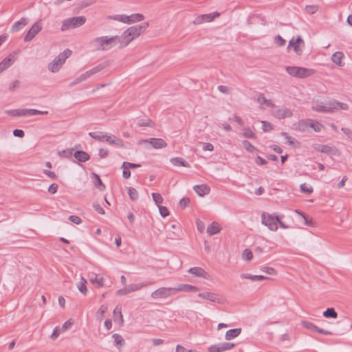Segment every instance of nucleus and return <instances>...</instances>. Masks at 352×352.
<instances>
[{
  "mask_svg": "<svg viewBox=\"0 0 352 352\" xmlns=\"http://www.w3.org/2000/svg\"><path fill=\"white\" fill-rule=\"evenodd\" d=\"M262 129L265 132H270L273 130L274 126L272 123L267 121H261Z\"/></svg>",
  "mask_w": 352,
  "mask_h": 352,
  "instance_id": "48",
  "label": "nucleus"
},
{
  "mask_svg": "<svg viewBox=\"0 0 352 352\" xmlns=\"http://www.w3.org/2000/svg\"><path fill=\"white\" fill-rule=\"evenodd\" d=\"M322 316L325 318H338V313L336 311L334 308H328L322 313Z\"/></svg>",
  "mask_w": 352,
  "mask_h": 352,
  "instance_id": "34",
  "label": "nucleus"
},
{
  "mask_svg": "<svg viewBox=\"0 0 352 352\" xmlns=\"http://www.w3.org/2000/svg\"><path fill=\"white\" fill-rule=\"evenodd\" d=\"M144 16L140 13H134L131 15L117 14L112 17L113 20L126 24H133L138 22H140L142 21L144 19Z\"/></svg>",
  "mask_w": 352,
  "mask_h": 352,
  "instance_id": "7",
  "label": "nucleus"
},
{
  "mask_svg": "<svg viewBox=\"0 0 352 352\" xmlns=\"http://www.w3.org/2000/svg\"><path fill=\"white\" fill-rule=\"evenodd\" d=\"M234 346L235 344L232 342H221L211 345L208 351V352H224L232 349Z\"/></svg>",
  "mask_w": 352,
  "mask_h": 352,
  "instance_id": "13",
  "label": "nucleus"
},
{
  "mask_svg": "<svg viewBox=\"0 0 352 352\" xmlns=\"http://www.w3.org/2000/svg\"><path fill=\"white\" fill-rule=\"evenodd\" d=\"M61 333H63L61 327H56L54 330H53V332L52 333V335L50 336V338L52 339V340H56Z\"/></svg>",
  "mask_w": 352,
  "mask_h": 352,
  "instance_id": "49",
  "label": "nucleus"
},
{
  "mask_svg": "<svg viewBox=\"0 0 352 352\" xmlns=\"http://www.w3.org/2000/svg\"><path fill=\"white\" fill-rule=\"evenodd\" d=\"M122 168L123 170L122 171V176L125 179H129L131 176V172L129 170V168L127 166H125V163L124 162L122 166Z\"/></svg>",
  "mask_w": 352,
  "mask_h": 352,
  "instance_id": "52",
  "label": "nucleus"
},
{
  "mask_svg": "<svg viewBox=\"0 0 352 352\" xmlns=\"http://www.w3.org/2000/svg\"><path fill=\"white\" fill-rule=\"evenodd\" d=\"M74 155L76 159L82 162L89 160L90 157L89 155L87 153L82 151L75 152Z\"/></svg>",
  "mask_w": 352,
  "mask_h": 352,
  "instance_id": "33",
  "label": "nucleus"
},
{
  "mask_svg": "<svg viewBox=\"0 0 352 352\" xmlns=\"http://www.w3.org/2000/svg\"><path fill=\"white\" fill-rule=\"evenodd\" d=\"M261 270L265 274L272 276H276L278 274V271L272 267L264 266L261 268Z\"/></svg>",
  "mask_w": 352,
  "mask_h": 352,
  "instance_id": "39",
  "label": "nucleus"
},
{
  "mask_svg": "<svg viewBox=\"0 0 352 352\" xmlns=\"http://www.w3.org/2000/svg\"><path fill=\"white\" fill-rule=\"evenodd\" d=\"M257 102L260 107L263 109H270L272 110L274 105L270 100L266 99L263 95L258 96Z\"/></svg>",
  "mask_w": 352,
  "mask_h": 352,
  "instance_id": "20",
  "label": "nucleus"
},
{
  "mask_svg": "<svg viewBox=\"0 0 352 352\" xmlns=\"http://www.w3.org/2000/svg\"><path fill=\"white\" fill-rule=\"evenodd\" d=\"M27 21L25 19H22L20 21L16 22L12 27V31L13 32H16L21 30L27 25Z\"/></svg>",
  "mask_w": 352,
  "mask_h": 352,
  "instance_id": "36",
  "label": "nucleus"
},
{
  "mask_svg": "<svg viewBox=\"0 0 352 352\" xmlns=\"http://www.w3.org/2000/svg\"><path fill=\"white\" fill-rule=\"evenodd\" d=\"M241 328L232 329L226 331L225 334V339L226 340H230L238 337L241 333Z\"/></svg>",
  "mask_w": 352,
  "mask_h": 352,
  "instance_id": "29",
  "label": "nucleus"
},
{
  "mask_svg": "<svg viewBox=\"0 0 352 352\" xmlns=\"http://www.w3.org/2000/svg\"><path fill=\"white\" fill-rule=\"evenodd\" d=\"M87 283V280L83 277H80L79 280L76 283V287L78 289L84 296H87L88 294Z\"/></svg>",
  "mask_w": 352,
  "mask_h": 352,
  "instance_id": "27",
  "label": "nucleus"
},
{
  "mask_svg": "<svg viewBox=\"0 0 352 352\" xmlns=\"http://www.w3.org/2000/svg\"><path fill=\"white\" fill-rule=\"evenodd\" d=\"M69 219L70 220V221H72V223H74L76 225H78L82 222L81 219L79 217L76 216V215L70 216L69 217Z\"/></svg>",
  "mask_w": 352,
  "mask_h": 352,
  "instance_id": "63",
  "label": "nucleus"
},
{
  "mask_svg": "<svg viewBox=\"0 0 352 352\" xmlns=\"http://www.w3.org/2000/svg\"><path fill=\"white\" fill-rule=\"evenodd\" d=\"M72 54V52L69 49L65 50L63 52L56 57L51 63L48 65V69L55 73L59 71L63 65L65 63L67 58H68Z\"/></svg>",
  "mask_w": 352,
  "mask_h": 352,
  "instance_id": "5",
  "label": "nucleus"
},
{
  "mask_svg": "<svg viewBox=\"0 0 352 352\" xmlns=\"http://www.w3.org/2000/svg\"><path fill=\"white\" fill-rule=\"evenodd\" d=\"M171 163L176 166H188V164L180 157H174L170 160Z\"/></svg>",
  "mask_w": 352,
  "mask_h": 352,
  "instance_id": "41",
  "label": "nucleus"
},
{
  "mask_svg": "<svg viewBox=\"0 0 352 352\" xmlns=\"http://www.w3.org/2000/svg\"><path fill=\"white\" fill-rule=\"evenodd\" d=\"M105 67V65L103 64H100L91 69L87 71L84 74H82L80 76V80H86L88 78H90L91 76L96 74L97 73L101 72L102 69H104Z\"/></svg>",
  "mask_w": 352,
  "mask_h": 352,
  "instance_id": "18",
  "label": "nucleus"
},
{
  "mask_svg": "<svg viewBox=\"0 0 352 352\" xmlns=\"http://www.w3.org/2000/svg\"><path fill=\"white\" fill-rule=\"evenodd\" d=\"M58 184H52V185H50L48 188V192L52 194V195H54L55 194L57 190H58Z\"/></svg>",
  "mask_w": 352,
  "mask_h": 352,
  "instance_id": "64",
  "label": "nucleus"
},
{
  "mask_svg": "<svg viewBox=\"0 0 352 352\" xmlns=\"http://www.w3.org/2000/svg\"><path fill=\"white\" fill-rule=\"evenodd\" d=\"M261 222L272 231H276L278 228L280 219L275 215L264 212L261 215Z\"/></svg>",
  "mask_w": 352,
  "mask_h": 352,
  "instance_id": "8",
  "label": "nucleus"
},
{
  "mask_svg": "<svg viewBox=\"0 0 352 352\" xmlns=\"http://www.w3.org/2000/svg\"><path fill=\"white\" fill-rule=\"evenodd\" d=\"M148 27V23L145 22L128 28L120 36V48L126 47L131 41L142 34Z\"/></svg>",
  "mask_w": 352,
  "mask_h": 352,
  "instance_id": "1",
  "label": "nucleus"
},
{
  "mask_svg": "<svg viewBox=\"0 0 352 352\" xmlns=\"http://www.w3.org/2000/svg\"><path fill=\"white\" fill-rule=\"evenodd\" d=\"M309 128H311L315 132H320L323 129V125L318 121L314 120H309Z\"/></svg>",
  "mask_w": 352,
  "mask_h": 352,
  "instance_id": "35",
  "label": "nucleus"
},
{
  "mask_svg": "<svg viewBox=\"0 0 352 352\" xmlns=\"http://www.w3.org/2000/svg\"><path fill=\"white\" fill-rule=\"evenodd\" d=\"M14 116H29V109H20L15 111V113L13 114Z\"/></svg>",
  "mask_w": 352,
  "mask_h": 352,
  "instance_id": "57",
  "label": "nucleus"
},
{
  "mask_svg": "<svg viewBox=\"0 0 352 352\" xmlns=\"http://www.w3.org/2000/svg\"><path fill=\"white\" fill-rule=\"evenodd\" d=\"M298 128L299 130L305 131L308 130L309 128V120H301L298 124Z\"/></svg>",
  "mask_w": 352,
  "mask_h": 352,
  "instance_id": "45",
  "label": "nucleus"
},
{
  "mask_svg": "<svg viewBox=\"0 0 352 352\" xmlns=\"http://www.w3.org/2000/svg\"><path fill=\"white\" fill-rule=\"evenodd\" d=\"M272 115L278 118L284 119L286 118L291 117L292 115V111L286 107H276L274 105V108L272 109Z\"/></svg>",
  "mask_w": 352,
  "mask_h": 352,
  "instance_id": "14",
  "label": "nucleus"
},
{
  "mask_svg": "<svg viewBox=\"0 0 352 352\" xmlns=\"http://www.w3.org/2000/svg\"><path fill=\"white\" fill-rule=\"evenodd\" d=\"M73 325H74V320L72 319H69L63 323L61 329H62L63 331L64 332L65 331L70 329Z\"/></svg>",
  "mask_w": 352,
  "mask_h": 352,
  "instance_id": "50",
  "label": "nucleus"
},
{
  "mask_svg": "<svg viewBox=\"0 0 352 352\" xmlns=\"http://www.w3.org/2000/svg\"><path fill=\"white\" fill-rule=\"evenodd\" d=\"M344 55L341 52H336L331 56L332 61L339 67L344 66Z\"/></svg>",
  "mask_w": 352,
  "mask_h": 352,
  "instance_id": "26",
  "label": "nucleus"
},
{
  "mask_svg": "<svg viewBox=\"0 0 352 352\" xmlns=\"http://www.w3.org/2000/svg\"><path fill=\"white\" fill-rule=\"evenodd\" d=\"M104 134H105L104 133L100 132V131H94V132L89 133V135L90 137H91L92 138H94L98 141H101V142H103V140H104Z\"/></svg>",
  "mask_w": 352,
  "mask_h": 352,
  "instance_id": "43",
  "label": "nucleus"
},
{
  "mask_svg": "<svg viewBox=\"0 0 352 352\" xmlns=\"http://www.w3.org/2000/svg\"><path fill=\"white\" fill-rule=\"evenodd\" d=\"M243 147L250 153H254L256 151V148L249 142L245 141L243 142Z\"/></svg>",
  "mask_w": 352,
  "mask_h": 352,
  "instance_id": "51",
  "label": "nucleus"
},
{
  "mask_svg": "<svg viewBox=\"0 0 352 352\" xmlns=\"http://www.w3.org/2000/svg\"><path fill=\"white\" fill-rule=\"evenodd\" d=\"M126 190H127V193L131 200L134 201V200H137L138 199L139 194H138V190L135 188H134L133 187H129L126 188Z\"/></svg>",
  "mask_w": 352,
  "mask_h": 352,
  "instance_id": "42",
  "label": "nucleus"
},
{
  "mask_svg": "<svg viewBox=\"0 0 352 352\" xmlns=\"http://www.w3.org/2000/svg\"><path fill=\"white\" fill-rule=\"evenodd\" d=\"M198 290L197 287L189 284H180L177 287L174 288L175 293L179 292H197Z\"/></svg>",
  "mask_w": 352,
  "mask_h": 352,
  "instance_id": "22",
  "label": "nucleus"
},
{
  "mask_svg": "<svg viewBox=\"0 0 352 352\" xmlns=\"http://www.w3.org/2000/svg\"><path fill=\"white\" fill-rule=\"evenodd\" d=\"M16 59V54H10L0 63V73L8 68Z\"/></svg>",
  "mask_w": 352,
  "mask_h": 352,
  "instance_id": "19",
  "label": "nucleus"
},
{
  "mask_svg": "<svg viewBox=\"0 0 352 352\" xmlns=\"http://www.w3.org/2000/svg\"><path fill=\"white\" fill-rule=\"evenodd\" d=\"M138 144L144 145L145 147L151 146L155 149H160L167 146L166 142L162 138H149L139 141Z\"/></svg>",
  "mask_w": 352,
  "mask_h": 352,
  "instance_id": "9",
  "label": "nucleus"
},
{
  "mask_svg": "<svg viewBox=\"0 0 352 352\" xmlns=\"http://www.w3.org/2000/svg\"><path fill=\"white\" fill-rule=\"evenodd\" d=\"M113 338L115 342V344L118 349H120L124 344V340L122 336L118 333L113 335Z\"/></svg>",
  "mask_w": 352,
  "mask_h": 352,
  "instance_id": "38",
  "label": "nucleus"
},
{
  "mask_svg": "<svg viewBox=\"0 0 352 352\" xmlns=\"http://www.w3.org/2000/svg\"><path fill=\"white\" fill-rule=\"evenodd\" d=\"M194 190L197 192V194L200 197L209 194L210 192V188L206 184L195 186Z\"/></svg>",
  "mask_w": 352,
  "mask_h": 352,
  "instance_id": "25",
  "label": "nucleus"
},
{
  "mask_svg": "<svg viewBox=\"0 0 352 352\" xmlns=\"http://www.w3.org/2000/svg\"><path fill=\"white\" fill-rule=\"evenodd\" d=\"M219 16L220 13L217 12L201 14L195 18V19L192 21V23L194 25H202L205 23H211Z\"/></svg>",
  "mask_w": 352,
  "mask_h": 352,
  "instance_id": "10",
  "label": "nucleus"
},
{
  "mask_svg": "<svg viewBox=\"0 0 352 352\" xmlns=\"http://www.w3.org/2000/svg\"><path fill=\"white\" fill-rule=\"evenodd\" d=\"M274 41L275 43L279 47L285 45L286 43V41L279 35L275 37Z\"/></svg>",
  "mask_w": 352,
  "mask_h": 352,
  "instance_id": "58",
  "label": "nucleus"
},
{
  "mask_svg": "<svg viewBox=\"0 0 352 352\" xmlns=\"http://www.w3.org/2000/svg\"><path fill=\"white\" fill-rule=\"evenodd\" d=\"M300 188L302 192L310 195L314 192V188L311 185L307 184L305 183L302 184L300 186Z\"/></svg>",
  "mask_w": 352,
  "mask_h": 352,
  "instance_id": "44",
  "label": "nucleus"
},
{
  "mask_svg": "<svg viewBox=\"0 0 352 352\" xmlns=\"http://www.w3.org/2000/svg\"><path fill=\"white\" fill-rule=\"evenodd\" d=\"M285 139L286 143L289 145L294 146V141L292 138L289 137L287 133H283L281 134Z\"/></svg>",
  "mask_w": 352,
  "mask_h": 352,
  "instance_id": "62",
  "label": "nucleus"
},
{
  "mask_svg": "<svg viewBox=\"0 0 352 352\" xmlns=\"http://www.w3.org/2000/svg\"><path fill=\"white\" fill-rule=\"evenodd\" d=\"M43 28V24L41 21L36 22L29 30L27 34L25 35L24 40L25 41H31L38 32L41 31Z\"/></svg>",
  "mask_w": 352,
  "mask_h": 352,
  "instance_id": "15",
  "label": "nucleus"
},
{
  "mask_svg": "<svg viewBox=\"0 0 352 352\" xmlns=\"http://www.w3.org/2000/svg\"><path fill=\"white\" fill-rule=\"evenodd\" d=\"M305 47V43L300 36L297 38H293L289 42L287 46V50L289 51L291 48L294 50L297 55H301Z\"/></svg>",
  "mask_w": 352,
  "mask_h": 352,
  "instance_id": "11",
  "label": "nucleus"
},
{
  "mask_svg": "<svg viewBox=\"0 0 352 352\" xmlns=\"http://www.w3.org/2000/svg\"><path fill=\"white\" fill-rule=\"evenodd\" d=\"M241 279H248L252 281H262L270 279V278L263 275H253L248 273H243L240 275Z\"/></svg>",
  "mask_w": 352,
  "mask_h": 352,
  "instance_id": "21",
  "label": "nucleus"
},
{
  "mask_svg": "<svg viewBox=\"0 0 352 352\" xmlns=\"http://www.w3.org/2000/svg\"><path fill=\"white\" fill-rule=\"evenodd\" d=\"M312 109L318 112H333L340 109L346 110L348 105L332 99H318L314 102Z\"/></svg>",
  "mask_w": 352,
  "mask_h": 352,
  "instance_id": "2",
  "label": "nucleus"
},
{
  "mask_svg": "<svg viewBox=\"0 0 352 352\" xmlns=\"http://www.w3.org/2000/svg\"><path fill=\"white\" fill-rule=\"evenodd\" d=\"M202 149L204 151H212L214 150V146L212 144L209 142H205L202 144Z\"/></svg>",
  "mask_w": 352,
  "mask_h": 352,
  "instance_id": "59",
  "label": "nucleus"
},
{
  "mask_svg": "<svg viewBox=\"0 0 352 352\" xmlns=\"http://www.w3.org/2000/svg\"><path fill=\"white\" fill-rule=\"evenodd\" d=\"M103 142H107L109 144H115L119 146H124L123 141L116 138L115 135L104 134Z\"/></svg>",
  "mask_w": 352,
  "mask_h": 352,
  "instance_id": "23",
  "label": "nucleus"
},
{
  "mask_svg": "<svg viewBox=\"0 0 352 352\" xmlns=\"http://www.w3.org/2000/svg\"><path fill=\"white\" fill-rule=\"evenodd\" d=\"M175 293L174 288L162 287L153 292L152 297L155 299L164 298Z\"/></svg>",
  "mask_w": 352,
  "mask_h": 352,
  "instance_id": "16",
  "label": "nucleus"
},
{
  "mask_svg": "<svg viewBox=\"0 0 352 352\" xmlns=\"http://www.w3.org/2000/svg\"><path fill=\"white\" fill-rule=\"evenodd\" d=\"M87 21L85 16H78L69 17L64 19L61 23L60 30L63 32L80 28Z\"/></svg>",
  "mask_w": 352,
  "mask_h": 352,
  "instance_id": "4",
  "label": "nucleus"
},
{
  "mask_svg": "<svg viewBox=\"0 0 352 352\" xmlns=\"http://www.w3.org/2000/svg\"><path fill=\"white\" fill-rule=\"evenodd\" d=\"M196 226L199 232L202 233L205 230V224L200 219H197Z\"/></svg>",
  "mask_w": 352,
  "mask_h": 352,
  "instance_id": "60",
  "label": "nucleus"
},
{
  "mask_svg": "<svg viewBox=\"0 0 352 352\" xmlns=\"http://www.w3.org/2000/svg\"><path fill=\"white\" fill-rule=\"evenodd\" d=\"M296 212L302 216V217L304 219L305 224L306 226L313 227V228H315L317 226V222L314 219L313 217L306 215L298 210H296Z\"/></svg>",
  "mask_w": 352,
  "mask_h": 352,
  "instance_id": "30",
  "label": "nucleus"
},
{
  "mask_svg": "<svg viewBox=\"0 0 352 352\" xmlns=\"http://www.w3.org/2000/svg\"><path fill=\"white\" fill-rule=\"evenodd\" d=\"M91 177L94 180V184L96 188H97L100 191H104L106 189L105 185L101 181L100 177L96 174L92 173Z\"/></svg>",
  "mask_w": 352,
  "mask_h": 352,
  "instance_id": "31",
  "label": "nucleus"
},
{
  "mask_svg": "<svg viewBox=\"0 0 352 352\" xmlns=\"http://www.w3.org/2000/svg\"><path fill=\"white\" fill-rule=\"evenodd\" d=\"M153 199L157 206H161L163 203L164 199L160 193L153 192L152 193Z\"/></svg>",
  "mask_w": 352,
  "mask_h": 352,
  "instance_id": "46",
  "label": "nucleus"
},
{
  "mask_svg": "<svg viewBox=\"0 0 352 352\" xmlns=\"http://www.w3.org/2000/svg\"><path fill=\"white\" fill-rule=\"evenodd\" d=\"M199 296L211 301H215L217 299V296L215 294L210 292L199 293Z\"/></svg>",
  "mask_w": 352,
  "mask_h": 352,
  "instance_id": "40",
  "label": "nucleus"
},
{
  "mask_svg": "<svg viewBox=\"0 0 352 352\" xmlns=\"http://www.w3.org/2000/svg\"><path fill=\"white\" fill-rule=\"evenodd\" d=\"M305 10L309 14H314L318 10V6L316 5H309L305 7Z\"/></svg>",
  "mask_w": 352,
  "mask_h": 352,
  "instance_id": "53",
  "label": "nucleus"
},
{
  "mask_svg": "<svg viewBox=\"0 0 352 352\" xmlns=\"http://www.w3.org/2000/svg\"><path fill=\"white\" fill-rule=\"evenodd\" d=\"M241 258L246 263L251 262L254 258L252 251L249 248H245L241 253Z\"/></svg>",
  "mask_w": 352,
  "mask_h": 352,
  "instance_id": "32",
  "label": "nucleus"
},
{
  "mask_svg": "<svg viewBox=\"0 0 352 352\" xmlns=\"http://www.w3.org/2000/svg\"><path fill=\"white\" fill-rule=\"evenodd\" d=\"M142 287H143V285L140 284V283L132 284V285L128 286V288H129L128 292H130V293H131V292H133L135 291H138V290L140 289Z\"/></svg>",
  "mask_w": 352,
  "mask_h": 352,
  "instance_id": "56",
  "label": "nucleus"
},
{
  "mask_svg": "<svg viewBox=\"0 0 352 352\" xmlns=\"http://www.w3.org/2000/svg\"><path fill=\"white\" fill-rule=\"evenodd\" d=\"M88 277L90 283L95 288L99 289L106 286L105 278L102 274L92 272L89 274Z\"/></svg>",
  "mask_w": 352,
  "mask_h": 352,
  "instance_id": "12",
  "label": "nucleus"
},
{
  "mask_svg": "<svg viewBox=\"0 0 352 352\" xmlns=\"http://www.w3.org/2000/svg\"><path fill=\"white\" fill-rule=\"evenodd\" d=\"M243 136L247 138H254L255 137L254 133L250 128H246L243 130Z\"/></svg>",
  "mask_w": 352,
  "mask_h": 352,
  "instance_id": "55",
  "label": "nucleus"
},
{
  "mask_svg": "<svg viewBox=\"0 0 352 352\" xmlns=\"http://www.w3.org/2000/svg\"><path fill=\"white\" fill-rule=\"evenodd\" d=\"M158 208L160 213L162 217H166L170 214L169 210L166 207L159 206Z\"/></svg>",
  "mask_w": 352,
  "mask_h": 352,
  "instance_id": "54",
  "label": "nucleus"
},
{
  "mask_svg": "<svg viewBox=\"0 0 352 352\" xmlns=\"http://www.w3.org/2000/svg\"><path fill=\"white\" fill-rule=\"evenodd\" d=\"M300 324L304 328H305L308 330H310L311 331L318 332L320 334H324V335L331 334V333L328 331L324 330L322 329H320L318 326H316L315 324H314L313 322H311L310 321L302 320V321H301Z\"/></svg>",
  "mask_w": 352,
  "mask_h": 352,
  "instance_id": "17",
  "label": "nucleus"
},
{
  "mask_svg": "<svg viewBox=\"0 0 352 352\" xmlns=\"http://www.w3.org/2000/svg\"><path fill=\"white\" fill-rule=\"evenodd\" d=\"M113 316H114V318H115L116 321L117 320H119V322L120 324L123 323L122 315V313H121V309L120 308L116 307L114 309V311H113Z\"/></svg>",
  "mask_w": 352,
  "mask_h": 352,
  "instance_id": "47",
  "label": "nucleus"
},
{
  "mask_svg": "<svg viewBox=\"0 0 352 352\" xmlns=\"http://www.w3.org/2000/svg\"><path fill=\"white\" fill-rule=\"evenodd\" d=\"M108 312V307L107 305H101L99 309L97 310L96 313V316L98 319H102L105 317L107 313Z\"/></svg>",
  "mask_w": 352,
  "mask_h": 352,
  "instance_id": "37",
  "label": "nucleus"
},
{
  "mask_svg": "<svg viewBox=\"0 0 352 352\" xmlns=\"http://www.w3.org/2000/svg\"><path fill=\"white\" fill-rule=\"evenodd\" d=\"M188 272L195 276L202 277V278H208V274L205 272V270L201 267H191L188 270Z\"/></svg>",
  "mask_w": 352,
  "mask_h": 352,
  "instance_id": "28",
  "label": "nucleus"
},
{
  "mask_svg": "<svg viewBox=\"0 0 352 352\" xmlns=\"http://www.w3.org/2000/svg\"><path fill=\"white\" fill-rule=\"evenodd\" d=\"M190 203V199L188 197H184L179 201V206L182 208H186Z\"/></svg>",
  "mask_w": 352,
  "mask_h": 352,
  "instance_id": "61",
  "label": "nucleus"
},
{
  "mask_svg": "<svg viewBox=\"0 0 352 352\" xmlns=\"http://www.w3.org/2000/svg\"><path fill=\"white\" fill-rule=\"evenodd\" d=\"M91 45L94 50L98 51L109 50L117 45L120 48V36H102L96 37L91 41Z\"/></svg>",
  "mask_w": 352,
  "mask_h": 352,
  "instance_id": "3",
  "label": "nucleus"
},
{
  "mask_svg": "<svg viewBox=\"0 0 352 352\" xmlns=\"http://www.w3.org/2000/svg\"><path fill=\"white\" fill-rule=\"evenodd\" d=\"M287 73L294 78H307L314 74V70L303 67L287 66L285 67Z\"/></svg>",
  "mask_w": 352,
  "mask_h": 352,
  "instance_id": "6",
  "label": "nucleus"
},
{
  "mask_svg": "<svg viewBox=\"0 0 352 352\" xmlns=\"http://www.w3.org/2000/svg\"><path fill=\"white\" fill-rule=\"evenodd\" d=\"M221 229L222 228L221 225L219 223L214 221L208 226L206 228V232L209 235L212 236L214 234H219L221 232Z\"/></svg>",
  "mask_w": 352,
  "mask_h": 352,
  "instance_id": "24",
  "label": "nucleus"
}]
</instances>
